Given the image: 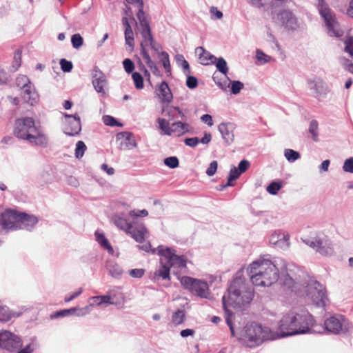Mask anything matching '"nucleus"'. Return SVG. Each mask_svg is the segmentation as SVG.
Returning <instances> with one entry per match:
<instances>
[{"instance_id": "36", "label": "nucleus", "mask_w": 353, "mask_h": 353, "mask_svg": "<svg viewBox=\"0 0 353 353\" xmlns=\"http://www.w3.org/2000/svg\"><path fill=\"white\" fill-rule=\"evenodd\" d=\"M308 131L312 134V140L317 142L319 141V123L316 120L314 119L310 121Z\"/></svg>"}, {"instance_id": "11", "label": "nucleus", "mask_w": 353, "mask_h": 353, "mask_svg": "<svg viewBox=\"0 0 353 353\" xmlns=\"http://www.w3.org/2000/svg\"><path fill=\"white\" fill-rule=\"evenodd\" d=\"M324 327L329 333L346 335L350 332L352 325L343 315L334 314L324 321Z\"/></svg>"}, {"instance_id": "39", "label": "nucleus", "mask_w": 353, "mask_h": 353, "mask_svg": "<svg viewBox=\"0 0 353 353\" xmlns=\"http://www.w3.org/2000/svg\"><path fill=\"white\" fill-rule=\"evenodd\" d=\"M87 150V146L85 145V143L82 141H79L76 143V148H75V152L74 155L75 157L78 159H80L83 157L84 155V153L85 150Z\"/></svg>"}, {"instance_id": "9", "label": "nucleus", "mask_w": 353, "mask_h": 353, "mask_svg": "<svg viewBox=\"0 0 353 353\" xmlns=\"http://www.w3.org/2000/svg\"><path fill=\"white\" fill-rule=\"evenodd\" d=\"M316 7L321 17L323 19L327 32L330 37H340L343 34L334 14L325 0H315Z\"/></svg>"}, {"instance_id": "42", "label": "nucleus", "mask_w": 353, "mask_h": 353, "mask_svg": "<svg viewBox=\"0 0 353 353\" xmlns=\"http://www.w3.org/2000/svg\"><path fill=\"white\" fill-rule=\"evenodd\" d=\"M282 188V183L280 181L271 182L266 188L267 192L272 194L276 195Z\"/></svg>"}, {"instance_id": "30", "label": "nucleus", "mask_w": 353, "mask_h": 353, "mask_svg": "<svg viewBox=\"0 0 353 353\" xmlns=\"http://www.w3.org/2000/svg\"><path fill=\"white\" fill-rule=\"evenodd\" d=\"M90 304H93L97 306H101L103 304H112L111 301V296L110 295H100L91 296L89 299Z\"/></svg>"}, {"instance_id": "53", "label": "nucleus", "mask_w": 353, "mask_h": 353, "mask_svg": "<svg viewBox=\"0 0 353 353\" xmlns=\"http://www.w3.org/2000/svg\"><path fill=\"white\" fill-rule=\"evenodd\" d=\"M35 339H32L30 343L26 345L24 347L18 350L17 353H32L35 349Z\"/></svg>"}, {"instance_id": "18", "label": "nucleus", "mask_w": 353, "mask_h": 353, "mask_svg": "<svg viewBox=\"0 0 353 353\" xmlns=\"http://www.w3.org/2000/svg\"><path fill=\"white\" fill-rule=\"evenodd\" d=\"M278 19L282 26L288 30H295L299 25L293 13L289 10H283L278 14Z\"/></svg>"}, {"instance_id": "45", "label": "nucleus", "mask_w": 353, "mask_h": 353, "mask_svg": "<svg viewBox=\"0 0 353 353\" xmlns=\"http://www.w3.org/2000/svg\"><path fill=\"white\" fill-rule=\"evenodd\" d=\"M148 215V212L143 209V210H130L129 212V216L133 218V220H135V221L139 222L137 220L138 217H145Z\"/></svg>"}, {"instance_id": "22", "label": "nucleus", "mask_w": 353, "mask_h": 353, "mask_svg": "<svg viewBox=\"0 0 353 353\" xmlns=\"http://www.w3.org/2000/svg\"><path fill=\"white\" fill-rule=\"evenodd\" d=\"M117 141H119L121 149H131L137 147V142L132 133L122 132L117 135Z\"/></svg>"}, {"instance_id": "34", "label": "nucleus", "mask_w": 353, "mask_h": 353, "mask_svg": "<svg viewBox=\"0 0 353 353\" xmlns=\"http://www.w3.org/2000/svg\"><path fill=\"white\" fill-rule=\"evenodd\" d=\"M216 65V69L223 74L227 76L229 68L226 61L223 57L216 58L213 63Z\"/></svg>"}, {"instance_id": "1", "label": "nucleus", "mask_w": 353, "mask_h": 353, "mask_svg": "<svg viewBox=\"0 0 353 353\" xmlns=\"http://www.w3.org/2000/svg\"><path fill=\"white\" fill-rule=\"evenodd\" d=\"M286 274L283 275V283L287 290L299 296L306 297L318 307H325L329 300L325 288L316 280L310 277H303L301 272L294 265L285 268ZM283 274L284 272L283 271Z\"/></svg>"}, {"instance_id": "62", "label": "nucleus", "mask_w": 353, "mask_h": 353, "mask_svg": "<svg viewBox=\"0 0 353 353\" xmlns=\"http://www.w3.org/2000/svg\"><path fill=\"white\" fill-rule=\"evenodd\" d=\"M249 166L250 162L248 160L243 159L239 162L238 170L242 174L248 169Z\"/></svg>"}, {"instance_id": "6", "label": "nucleus", "mask_w": 353, "mask_h": 353, "mask_svg": "<svg viewBox=\"0 0 353 353\" xmlns=\"http://www.w3.org/2000/svg\"><path fill=\"white\" fill-rule=\"evenodd\" d=\"M270 339V330L256 322L248 323L241 330L239 339L246 346L253 347Z\"/></svg>"}, {"instance_id": "3", "label": "nucleus", "mask_w": 353, "mask_h": 353, "mask_svg": "<svg viewBox=\"0 0 353 353\" xmlns=\"http://www.w3.org/2000/svg\"><path fill=\"white\" fill-rule=\"evenodd\" d=\"M254 297L253 287L245 283L240 276L235 277L228 289L227 294L222 298L223 307L225 311V322L231 332V336H235V331L232 321V308H241L249 304Z\"/></svg>"}, {"instance_id": "40", "label": "nucleus", "mask_w": 353, "mask_h": 353, "mask_svg": "<svg viewBox=\"0 0 353 353\" xmlns=\"http://www.w3.org/2000/svg\"><path fill=\"white\" fill-rule=\"evenodd\" d=\"M284 156L289 162H294L301 157L299 152L292 149H285L284 150Z\"/></svg>"}, {"instance_id": "41", "label": "nucleus", "mask_w": 353, "mask_h": 353, "mask_svg": "<svg viewBox=\"0 0 353 353\" xmlns=\"http://www.w3.org/2000/svg\"><path fill=\"white\" fill-rule=\"evenodd\" d=\"M227 79L230 81L231 93L235 95L239 94L244 87L243 83L240 81H231L228 77Z\"/></svg>"}, {"instance_id": "14", "label": "nucleus", "mask_w": 353, "mask_h": 353, "mask_svg": "<svg viewBox=\"0 0 353 353\" xmlns=\"http://www.w3.org/2000/svg\"><path fill=\"white\" fill-rule=\"evenodd\" d=\"M22 346V341L19 336L7 331L0 332V347L8 352H15Z\"/></svg>"}, {"instance_id": "46", "label": "nucleus", "mask_w": 353, "mask_h": 353, "mask_svg": "<svg viewBox=\"0 0 353 353\" xmlns=\"http://www.w3.org/2000/svg\"><path fill=\"white\" fill-rule=\"evenodd\" d=\"M256 58L261 64L270 62L272 59L270 56L265 54L259 49H257L256 51Z\"/></svg>"}, {"instance_id": "15", "label": "nucleus", "mask_w": 353, "mask_h": 353, "mask_svg": "<svg viewBox=\"0 0 353 353\" xmlns=\"http://www.w3.org/2000/svg\"><path fill=\"white\" fill-rule=\"evenodd\" d=\"M307 83L312 96L319 100L325 97L329 92L327 84L320 78L309 79Z\"/></svg>"}, {"instance_id": "20", "label": "nucleus", "mask_w": 353, "mask_h": 353, "mask_svg": "<svg viewBox=\"0 0 353 353\" xmlns=\"http://www.w3.org/2000/svg\"><path fill=\"white\" fill-rule=\"evenodd\" d=\"M236 126L233 123H221L218 126V130L227 145H230L234 139V130Z\"/></svg>"}, {"instance_id": "59", "label": "nucleus", "mask_w": 353, "mask_h": 353, "mask_svg": "<svg viewBox=\"0 0 353 353\" xmlns=\"http://www.w3.org/2000/svg\"><path fill=\"white\" fill-rule=\"evenodd\" d=\"M341 63L343 65V68L348 72L353 73V63H352L349 59L345 58H341Z\"/></svg>"}, {"instance_id": "27", "label": "nucleus", "mask_w": 353, "mask_h": 353, "mask_svg": "<svg viewBox=\"0 0 353 353\" xmlns=\"http://www.w3.org/2000/svg\"><path fill=\"white\" fill-rule=\"evenodd\" d=\"M165 116H168L170 120L184 119L185 116L179 107L170 106L163 110Z\"/></svg>"}, {"instance_id": "26", "label": "nucleus", "mask_w": 353, "mask_h": 353, "mask_svg": "<svg viewBox=\"0 0 353 353\" xmlns=\"http://www.w3.org/2000/svg\"><path fill=\"white\" fill-rule=\"evenodd\" d=\"M283 0H248L249 3L256 8H263L265 10L278 6Z\"/></svg>"}, {"instance_id": "33", "label": "nucleus", "mask_w": 353, "mask_h": 353, "mask_svg": "<svg viewBox=\"0 0 353 353\" xmlns=\"http://www.w3.org/2000/svg\"><path fill=\"white\" fill-rule=\"evenodd\" d=\"M241 174V173L239 171V170L235 166H233L230 170L227 183L223 185L221 190H223L228 186H233L234 184L232 183V181L236 180Z\"/></svg>"}, {"instance_id": "47", "label": "nucleus", "mask_w": 353, "mask_h": 353, "mask_svg": "<svg viewBox=\"0 0 353 353\" xmlns=\"http://www.w3.org/2000/svg\"><path fill=\"white\" fill-rule=\"evenodd\" d=\"M71 43L74 48H79L83 43V37L79 34H74L71 37Z\"/></svg>"}, {"instance_id": "48", "label": "nucleus", "mask_w": 353, "mask_h": 353, "mask_svg": "<svg viewBox=\"0 0 353 353\" xmlns=\"http://www.w3.org/2000/svg\"><path fill=\"white\" fill-rule=\"evenodd\" d=\"M103 121L105 125L108 126H121L122 124L119 123L116 119L110 115H105L103 117Z\"/></svg>"}, {"instance_id": "28", "label": "nucleus", "mask_w": 353, "mask_h": 353, "mask_svg": "<svg viewBox=\"0 0 353 353\" xmlns=\"http://www.w3.org/2000/svg\"><path fill=\"white\" fill-rule=\"evenodd\" d=\"M170 129L172 130V134L175 133L179 137L189 132V125L186 123L176 121L171 124Z\"/></svg>"}, {"instance_id": "64", "label": "nucleus", "mask_w": 353, "mask_h": 353, "mask_svg": "<svg viewBox=\"0 0 353 353\" xmlns=\"http://www.w3.org/2000/svg\"><path fill=\"white\" fill-rule=\"evenodd\" d=\"M345 51L353 57V39H350L345 43Z\"/></svg>"}, {"instance_id": "43", "label": "nucleus", "mask_w": 353, "mask_h": 353, "mask_svg": "<svg viewBox=\"0 0 353 353\" xmlns=\"http://www.w3.org/2000/svg\"><path fill=\"white\" fill-rule=\"evenodd\" d=\"M132 78L134 81V86L137 89L141 90L143 88V77L139 72H133L132 74Z\"/></svg>"}, {"instance_id": "2", "label": "nucleus", "mask_w": 353, "mask_h": 353, "mask_svg": "<svg viewBox=\"0 0 353 353\" xmlns=\"http://www.w3.org/2000/svg\"><path fill=\"white\" fill-rule=\"evenodd\" d=\"M269 255L263 256L253 261L248 268V272L252 284L255 286L269 287L275 283L280 278L283 288L284 285L283 271L284 275L285 268L291 264L279 259L272 261Z\"/></svg>"}, {"instance_id": "44", "label": "nucleus", "mask_w": 353, "mask_h": 353, "mask_svg": "<svg viewBox=\"0 0 353 353\" xmlns=\"http://www.w3.org/2000/svg\"><path fill=\"white\" fill-rule=\"evenodd\" d=\"M160 57H162V65L165 68L166 72H170V63L169 59V54L165 51H161V53H159V58Z\"/></svg>"}, {"instance_id": "52", "label": "nucleus", "mask_w": 353, "mask_h": 353, "mask_svg": "<svg viewBox=\"0 0 353 353\" xmlns=\"http://www.w3.org/2000/svg\"><path fill=\"white\" fill-rule=\"evenodd\" d=\"M93 304H89L88 305L81 307V308H77V316H85L91 312L92 310Z\"/></svg>"}, {"instance_id": "54", "label": "nucleus", "mask_w": 353, "mask_h": 353, "mask_svg": "<svg viewBox=\"0 0 353 353\" xmlns=\"http://www.w3.org/2000/svg\"><path fill=\"white\" fill-rule=\"evenodd\" d=\"M123 65L125 72L128 74L132 73L134 70V63L130 59H125Z\"/></svg>"}, {"instance_id": "13", "label": "nucleus", "mask_w": 353, "mask_h": 353, "mask_svg": "<svg viewBox=\"0 0 353 353\" xmlns=\"http://www.w3.org/2000/svg\"><path fill=\"white\" fill-rule=\"evenodd\" d=\"M158 254L167 261L170 268H176L181 271L186 268L187 260L185 256L176 254L175 250L171 248L158 246Z\"/></svg>"}, {"instance_id": "17", "label": "nucleus", "mask_w": 353, "mask_h": 353, "mask_svg": "<svg viewBox=\"0 0 353 353\" xmlns=\"http://www.w3.org/2000/svg\"><path fill=\"white\" fill-rule=\"evenodd\" d=\"M92 83L96 92L104 95L105 88L108 85V80L105 74L97 67L94 66L91 72Z\"/></svg>"}, {"instance_id": "56", "label": "nucleus", "mask_w": 353, "mask_h": 353, "mask_svg": "<svg viewBox=\"0 0 353 353\" xmlns=\"http://www.w3.org/2000/svg\"><path fill=\"white\" fill-rule=\"evenodd\" d=\"M124 34H125V40L126 45H128L131 48V50H132L134 46V38L133 32H124Z\"/></svg>"}, {"instance_id": "29", "label": "nucleus", "mask_w": 353, "mask_h": 353, "mask_svg": "<svg viewBox=\"0 0 353 353\" xmlns=\"http://www.w3.org/2000/svg\"><path fill=\"white\" fill-rule=\"evenodd\" d=\"M96 240L100 244V245L105 250L108 252V253L112 254L114 253V250L109 243L108 240L105 238L103 233H100L99 232H95Z\"/></svg>"}, {"instance_id": "35", "label": "nucleus", "mask_w": 353, "mask_h": 353, "mask_svg": "<svg viewBox=\"0 0 353 353\" xmlns=\"http://www.w3.org/2000/svg\"><path fill=\"white\" fill-rule=\"evenodd\" d=\"M159 129L163 132V134L170 136L172 135V130L170 129L171 125L169 121L163 118L157 119Z\"/></svg>"}, {"instance_id": "24", "label": "nucleus", "mask_w": 353, "mask_h": 353, "mask_svg": "<svg viewBox=\"0 0 353 353\" xmlns=\"http://www.w3.org/2000/svg\"><path fill=\"white\" fill-rule=\"evenodd\" d=\"M159 268L154 274V280H158L160 278L163 280H170V267L168 263H165L163 259H160Z\"/></svg>"}, {"instance_id": "25", "label": "nucleus", "mask_w": 353, "mask_h": 353, "mask_svg": "<svg viewBox=\"0 0 353 353\" xmlns=\"http://www.w3.org/2000/svg\"><path fill=\"white\" fill-rule=\"evenodd\" d=\"M157 92L163 102L170 103L172 101V94L166 81H163L159 85Z\"/></svg>"}, {"instance_id": "16", "label": "nucleus", "mask_w": 353, "mask_h": 353, "mask_svg": "<svg viewBox=\"0 0 353 353\" xmlns=\"http://www.w3.org/2000/svg\"><path fill=\"white\" fill-rule=\"evenodd\" d=\"M65 123L63 128V132L70 137H74L79 134L81 130L80 117L77 114H64Z\"/></svg>"}, {"instance_id": "63", "label": "nucleus", "mask_w": 353, "mask_h": 353, "mask_svg": "<svg viewBox=\"0 0 353 353\" xmlns=\"http://www.w3.org/2000/svg\"><path fill=\"white\" fill-rule=\"evenodd\" d=\"M267 37H268V39H267L268 41L269 42H272V43H274L276 47L277 48V49L279 50H281L280 45L279 44L276 37L274 36V34L270 30H268L267 32Z\"/></svg>"}, {"instance_id": "60", "label": "nucleus", "mask_w": 353, "mask_h": 353, "mask_svg": "<svg viewBox=\"0 0 353 353\" xmlns=\"http://www.w3.org/2000/svg\"><path fill=\"white\" fill-rule=\"evenodd\" d=\"M211 18L213 19H221L223 17V12L217 9L216 7L212 6L210 8Z\"/></svg>"}, {"instance_id": "19", "label": "nucleus", "mask_w": 353, "mask_h": 353, "mask_svg": "<svg viewBox=\"0 0 353 353\" xmlns=\"http://www.w3.org/2000/svg\"><path fill=\"white\" fill-rule=\"evenodd\" d=\"M19 92L23 99L30 105H34L38 102L39 98V94L32 82L19 90Z\"/></svg>"}, {"instance_id": "31", "label": "nucleus", "mask_w": 353, "mask_h": 353, "mask_svg": "<svg viewBox=\"0 0 353 353\" xmlns=\"http://www.w3.org/2000/svg\"><path fill=\"white\" fill-rule=\"evenodd\" d=\"M107 269L111 276L114 278H120L123 274L122 268L117 263L111 262L107 265Z\"/></svg>"}, {"instance_id": "57", "label": "nucleus", "mask_w": 353, "mask_h": 353, "mask_svg": "<svg viewBox=\"0 0 353 353\" xmlns=\"http://www.w3.org/2000/svg\"><path fill=\"white\" fill-rule=\"evenodd\" d=\"M130 276L136 279L141 278L145 274V270L142 268L132 269L129 270Z\"/></svg>"}, {"instance_id": "10", "label": "nucleus", "mask_w": 353, "mask_h": 353, "mask_svg": "<svg viewBox=\"0 0 353 353\" xmlns=\"http://www.w3.org/2000/svg\"><path fill=\"white\" fill-rule=\"evenodd\" d=\"M182 287L188 290L191 294L201 299H209L210 291L208 283L202 279L193 278L188 276H177Z\"/></svg>"}, {"instance_id": "21", "label": "nucleus", "mask_w": 353, "mask_h": 353, "mask_svg": "<svg viewBox=\"0 0 353 353\" xmlns=\"http://www.w3.org/2000/svg\"><path fill=\"white\" fill-rule=\"evenodd\" d=\"M289 236L281 230H275L270 236V243L276 247L284 248L289 246Z\"/></svg>"}, {"instance_id": "8", "label": "nucleus", "mask_w": 353, "mask_h": 353, "mask_svg": "<svg viewBox=\"0 0 353 353\" xmlns=\"http://www.w3.org/2000/svg\"><path fill=\"white\" fill-rule=\"evenodd\" d=\"M114 223L117 227L130 234L137 242L143 243L145 241L148 230L143 223L137 222L135 220L129 222L121 216H115Z\"/></svg>"}, {"instance_id": "49", "label": "nucleus", "mask_w": 353, "mask_h": 353, "mask_svg": "<svg viewBox=\"0 0 353 353\" xmlns=\"http://www.w3.org/2000/svg\"><path fill=\"white\" fill-rule=\"evenodd\" d=\"M164 163L170 168H176L179 166V161L176 157H169L164 159Z\"/></svg>"}, {"instance_id": "7", "label": "nucleus", "mask_w": 353, "mask_h": 353, "mask_svg": "<svg viewBox=\"0 0 353 353\" xmlns=\"http://www.w3.org/2000/svg\"><path fill=\"white\" fill-rule=\"evenodd\" d=\"M137 17L139 20L140 26L141 27V34L143 39L141 42V54L152 72L154 75H158L159 73V68L155 62L152 60L148 50H146L148 45L154 41L151 32L150 22L144 12H140L139 14H137Z\"/></svg>"}, {"instance_id": "12", "label": "nucleus", "mask_w": 353, "mask_h": 353, "mask_svg": "<svg viewBox=\"0 0 353 353\" xmlns=\"http://www.w3.org/2000/svg\"><path fill=\"white\" fill-rule=\"evenodd\" d=\"M303 241L322 256H330L334 253L332 241L323 233L317 234L314 238L303 239Z\"/></svg>"}, {"instance_id": "5", "label": "nucleus", "mask_w": 353, "mask_h": 353, "mask_svg": "<svg viewBox=\"0 0 353 353\" xmlns=\"http://www.w3.org/2000/svg\"><path fill=\"white\" fill-rule=\"evenodd\" d=\"M14 134L34 145L46 148L48 143L47 135L40 126L35 124L32 117L17 119L14 123Z\"/></svg>"}, {"instance_id": "61", "label": "nucleus", "mask_w": 353, "mask_h": 353, "mask_svg": "<svg viewBox=\"0 0 353 353\" xmlns=\"http://www.w3.org/2000/svg\"><path fill=\"white\" fill-rule=\"evenodd\" d=\"M184 143L189 147L194 148L199 143V139L198 137L186 138Z\"/></svg>"}, {"instance_id": "37", "label": "nucleus", "mask_w": 353, "mask_h": 353, "mask_svg": "<svg viewBox=\"0 0 353 353\" xmlns=\"http://www.w3.org/2000/svg\"><path fill=\"white\" fill-rule=\"evenodd\" d=\"M185 319V314L183 310H178L173 313L172 316V321L176 325H180Z\"/></svg>"}, {"instance_id": "50", "label": "nucleus", "mask_w": 353, "mask_h": 353, "mask_svg": "<svg viewBox=\"0 0 353 353\" xmlns=\"http://www.w3.org/2000/svg\"><path fill=\"white\" fill-rule=\"evenodd\" d=\"M59 63H60L61 70L64 72H70L73 68L72 63L70 61H68L65 59H61L60 60Z\"/></svg>"}, {"instance_id": "4", "label": "nucleus", "mask_w": 353, "mask_h": 353, "mask_svg": "<svg viewBox=\"0 0 353 353\" xmlns=\"http://www.w3.org/2000/svg\"><path fill=\"white\" fill-rule=\"evenodd\" d=\"M314 324V319L307 311L292 310L283 315L278 330L282 337L303 334L311 332Z\"/></svg>"}, {"instance_id": "38", "label": "nucleus", "mask_w": 353, "mask_h": 353, "mask_svg": "<svg viewBox=\"0 0 353 353\" xmlns=\"http://www.w3.org/2000/svg\"><path fill=\"white\" fill-rule=\"evenodd\" d=\"M30 83V79L23 74L18 75L15 80V85L19 88V90H21Z\"/></svg>"}, {"instance_id": "55", "label": "nucleus", "mask_w": 353, "mask_h": 353, "mask_svg": "<svg viewBox=\"0 0 353 353\" xmlns=\"http://www.w3.org/2000/svg\"><path fill=\"white\" fill-rule=\"evenodd\" d=\"M217 168H218V163H217V161H212L210 163L208 168H207V170L205 171L206 174L208 176H213L216 173Z\"/></svg>"}, {"instance_id": "23", "label": "nucleus", "mask_w": 353, "mask_h": 353, "mask_svg": "<svg viewBox=\"0 0 353 353\" xmlns=\"http://www.w3.org/2000/svg\"><path fill=\"white\" fill-rule=\"evenodd\" d=\"M195 54L197 56L199 63L202 65H207L214 63L216 57L212 54L210 52L205 50L203 47H197L195 49Z\"/></svg>"}, {"instance_id": "51", "label": "nucleus", "mask_w": 353, "mask_h": 353, "mask_svg": "<svg viewBox=\"0 0 353 353\" xmlns=\"http://www.w3.org/2000/svg\"><path fill=\"white\" fill-rule=\"evenodd\" d=\"M185 75L187 76V79H186L187 87L189 88L190 89L196 88L198 85L197 79L195 77L191 76L190 74H185Z\"/></svg>"}, {"instance_id": "32", "label": "nucleus", "mask_w": 353, "mask_h": 353, "mask_svg": "<svg viewBox=\"0 0 353 353\" xmlns=\"http://www.w3.org/2000/svg\"><path fill=\"white\" fill-rule=\"evenodd\" d=\"M175 60L177 65L182 68L184 74L191 73L189 63L185 59L183 54H177L175 56Z\"/></svg>"}, {"instance_id": "58", "label": "nucleus", "mask_w": 353, "mask_h": 353, "mask_svg": "<svg viewBox=\"0 0 353 353\" xmlns=\"http://www.w3.org/2000/svg\"><path fill=\"white\" fill-rule=\"evenodd\" d=\"M343 169L346 172L353 173V157L347 159L345 161Z\"/></svg>"}]
</instances>
